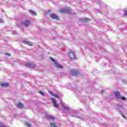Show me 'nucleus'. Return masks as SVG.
Instances as JSON below:
<instances>
[{
    "mask_svg": "<svg viewBox=\"0 0 127 127\" xmlns=\"http://www.w3.org/2000/svg\"><path fill=\"white\" fill-rule=\"evenodd\" d=\"M80 74V71L77 69H71L70 71V74L72 76H78Z\"/></svg>",
    "mask_w": 127,
    "mask_h": 127,
    "instance_id": "1",
    "label": "nucleus"
},
{
    "mask_svg": "<svg viewBox=\"0 0 127 127\" xmlns=\"http://www.w3.org/2000/svg\"><path fill=\"white\" fill-rule=\"evenodd\" d=\"M31 22L29 20H26L25 21H23L21 22V25L22 26H24V27H28L30 24Z\"/></svg>",
    "mask_w": 127,
    "mask_h": 127,
    "instance_id": "2",
    "label": "nucleus"
},
{
    "mask_svg": "<svg viewBox=\"0 0 127 127\" xmlns=\"http://www.w3.org/2000/svg\"><path fill=\"white\" fill-rule=\"evenodd\" d=\"M71 11V10L70 9H60L59 10V12H61V13H63L64 14H65V13H70Z\"/></svg>",
    "mask_w": 127,
    "mask_h": 127,
    "instance_id": "3",
    "label": "nucleus"
},
{
    "mask_svg": "<svg viewBox=\"0 0 127 127\" xmlns=\"http://www.w3.org/2000/svg\"><path fill=\"white\" fill-rule=\"evenodd\" d=\"M25 64L27 67H29V68H35L36 67L35 64H32L29 62H26Z\"/></svg>",
    "mask_w": 127,
    "mask_h": 127,
    "instance_id": "4",
    "label": "nucleus"
},
{
    "mask_svg": "<svg viewBox=\"0 0 127 127\" xmlns=\"http://www.w3.org/2000/svg\"><path fill=\"white\" fill-rule=\"evenodd\" d=\"M69 58H70L71 60H75V59H76V55L75 54V53H74L72 51H71L69 52Z\"/></svg>",
    "mask_w": 127,
    "mask_h": 127,
    "instance_id": "5",
    "label": "nucleus"
},
{
    "mask_svg": "<svg viewBox=\"0 0 127 127\" xmlns=\"http://www.w3.org/2000/svg\"><path fill=\"white\" fill-rule=\"evenodd\" d=\"M51 100L53 102V103L54 104V106L55 108H58L59 107V104L56 103V100H55V98H52Z\"/></svg>",
    "mask_w": 127,
    "mask_h": 127,
    "instance_id": "6",
    "label": "nucleus"
},
{
    "mask_svg": "<svg viewBox=\"0 0 127 127\" xmlns=\"http://www.w3.org/2000/svg\"><path fill=\"white\" fill-rule=\"evenodd\" d=\"M50 17L53 18V19H57V20H58V19H59V17H58V15H56V14H51L50 15Z\"/></svg>",
    "mask_w": 127,
    "mask_h": 127,
    "instance_id": "7",
    "label": "nucleus"
},
{
    "mask_svg": "<svg viewBox=\"0 0 127 127\" xmlns=\"http://www.w3.org/2000/svg\"><path fill=\"white\" fill-rule=\"evenodd\" d=\"M115 95L117 99H121L122 98V96L121 95V93L119 91H117L115 93Z\"/></svg>",
    "mask_w": 127,
    "mask_h": 127,
    "instance_id": "8",
    "label": "nucleus"
},
{
    "mask_svg": "<svg viewBox=\"0 0 127 127\" xmlns=\"http://www.w3.org/2000/svg\"><path fill=\"white\" fill-rule=\"evenodd\" d=\"M1 87H3V88H6L7 87H8L9 86V83H1L0 84Z\"/></svg>",
    "mask_w": 127,
    "mask_h": 127,
    "instance_id": "9",
    "label": "nucleus"
},
{
    "mask_svg": "<svg viewBox=\"0 0 127 127\" xmlns=\"http://www.w3.org/2000/svg\"><path fill=\"white\" fill-rule=\"evenodd\" d=\"M46 119L47 120H52L53 121H54L55 120V118H54V117H53V116H49V115H46Z\"/></svg>",
    "mask_w": 127,
    "mask_h": 127,
    "instance_id": "10",
    "label": "nucleus"
},
{
    "mask_svg": "<svg viewBox=\"0 0 127 127\" xmlns=\"http://www.w3.org/2000/svg\"><path fill=\"white\" fill-rule=\"evenodd\" d=\"M23 43H24V44H26L27 45H29V46H32V43L30 42H28L27 41H23Z\"/></svg>",
    "mask_w": 127,
    "mask_h": 127,
    "instance_id": "11",
    "label": "nucleus"
},
{
    "mask_svg": "<svg viewBox=\"0 0 127 127\" xmlns=\"http://www.w3.org/2000/svg\"><path fill=\"white\" fill-rule=\"evenodd\" d=\"M16 106L17 107H18V108H19L20 109H21L22 108H23V107H24V105L20 102L17 104Z\"/></svg>",
    "mask_w": 127,
    "mask_h": 127,
    "instance_id": "12",
    "label": "nucleus"
},
{
    "mask_svg": "<svg viewBox=\"0 0 127 127\" xmlns=\"http://www.w3.org/2000/svg\"><path fill=\"white\" fill-rule=\"evenodd\" d=\"M61 105H62V107H63L64 109H65V110H66L67 111H69V110H70V108L66 107L65 105L63 104V103H61Z\"/></svg>",
    "mask_w": 127,
    "mask_h": 127,
    "instance_id": "13",
    "label": "nucleus"
},
{
    "mask_svg": "<svg viewBox=\"0 0 127 127\" xmlns=\"http://www.w3.org/2000/svg\"><path fill=\"white\" fill-rule=\"evenodd\" d=\"M90 20V19L88 18H84L82 19L83 22H89V21Z\"/></svg>",
    "mask_w": 127,
    "mask_h": 127,
    "instance_id": "14",
    "label": "nucleus"
},
{
    "mask_svg": "<svg viewBox=\"0 0 127 127\" xmlns=\"http://www.w3.org/2000/svg\"><path fill=\"white\" fill-rule=\"evenodd\" d=\"M51 127H58L57 125L55 124V123H51L50 124Z\"/></svg>",
    "mask_w": 127,
    "mask_h": 127,
    "instance_id": "15",
    "label": "nucleus"
},
{
    "mask_svg": "<svg viewBox=\"0 0 127 127\" xmlns=\"http://www.w3.org/2000/svg\"><path fill=\"white\" fill-rule=\"evenodd\" d=\"M29 12L31 13V14H33V15H36V12H35V11L30 10Z\"/></svg>",
    "mask_w": 127,
    "mask_h": 127,
    "instance_id": "16",
    "label": "nucleus"
},
{
    "mask_svg": "<svg viewBox=\"0 0 127 127\" xmlns=\"http://www.w3.org/2000/svg\"><path fill=\"white\" fill-rule=\"evenodd\" d=\"M56 67H57V68H60L61 69H62V68H63V66H62V65H61L58 64H56Z\"/></svg>",
    "mask_w": 127,
    "mask_h": 127,
    "instance_id": "17",
    "label": "nucleus"
},
{
    "mask_svg": "<svg viewBox=\"0 0 127 127\" xmlns=\"http://www.w3.org/2000/svg\"><path fill=\"white\" fill-rule=\"evenodd\" d=\"M25 126H26V127H30V126H31V124H29L28 122H26L25 123Z\"/></svg>",
    "mask_w": 127,
    "mask_h": 127,
    "instance_id": "18",
    "label": "nucleus"
},
{
    "mask_svg": "<svg viewBox=\"0 0 127 127\" xmlns=\"http://www.w3.org/2000/svg\"><path fill=\"white\" fill-rule=\"evenodd\" d=\"M120 99H122V100H123V101H126V100H127V98H126V97L124 96L121 97V98Z\"/></svg>",
    "mask_w": 127,
    "mask_h": 127,
    "instance_id": "19",
    "label": "nucleus"
},
{
    "mask_svg": "<svg viewBox=\"0 0 127 127\" xmlns=\"http://www.w3.org/2000/svg\"><path fill=\"white\" fill-rule=\"evenodd\" d=\"M54 97H55L56 98H57V99H59V95H58V94H55L54 95Z\"/></svg>",
    "mask_w": 127,
    "mask_h": 127,
    "instance_id": "20",
    "label": "nucleus"
},
{
    "mask_svg": "<svg viewBox=\"0 0 127 127\" xmlns=\"http://www.w3.org/2000/svg\"><path fill=\"white\" fill-rule=\"evenodd\" d=\"M124 15H125V16H127V10H124Z\"/></svg>",
    "mask_w": 127,
    "mask_h": 127,
    "instance_id": "21",
    "label": "nucleus"
},
{
    "mask_svg": "<svg viewBox=\"0 0 127 127\" xmlns=\"http://www.w3.org/2000/svg\"><path fill=\"white\" fill-rule=\"evenodd\" d=\"M39 93L42 96H44V93L43 92H42V91H39Z\"/></svg>",
    "mask_w": 127,
    "mask_h": 127,
    "instance_id": "22",
    "label": "nucleus"
},
{
    "mask_svg": "<svg viewBox=\"0 0 127 127\" xmlns=\"http://www.w3.org/2000/svg\"><path fill=\"white\" fill-rule=\"evenodd\" d=\"M50 94H51L52 96H54V94H53V92L52 91H49Z\"/></svg>",
    "mask_w": 127,
    "mask_h": 127,
    "instance_id": "23",
    "label": "nucleus"
},
{
    "mask_svg": "<svg viewBox=\"0 0 127 127\" xmlns=\"http://www.w3.org/2000/svg\"><path fill=\"white\" fill-rule=\"evenodd\" d=\"M3 22V21L1 19H0V23H2Z\"/></svg>",
    "mask_w": 127,
    "mask_h": 127,
    "instance_id": "24",
    "label": "nucleus"
},
{
    "mask_svg": "<svg viewBox=\"0 0 127 127\" xmlns=\"http://www.w3.org/2000/svg\"><path fill=\"white\" fill-rule=\"evenodd\" d=\"M6 55H7L8 56H10V54L6 53Z\"/></svg>",
    "mask_w": 127,
    "mask_h": 127,
    "instance_id": "25",
    "label": "nucleus"
},
{
    "mask_svg": "<svg viewBox=\"0 0 127 127\" xmlns=\"http://www.w3.org/2000/svg\"><path fill=\"white\" fill-rule=\"evenodd\" d=\"M104 92H105V90H101V93H104Z\"/></svg>",
    "mask_w": 127,
    "mask_h": 127,
    "instance_id": "26",
    "label": "nucleus"
},
{
    "mask_svg": "<svg viewBox=\"0 0 127 127\" xmlns=\"http://www.w3.org/2000/svg\"><path fill=\"white\" fill-rule=\"evenodd\" d=\"M51 60H52V61H53L54 62V60L53 59H51Z\"/></svg>",
    "mask_w": 127,
    "mask_h": 127,
    "instance_id": "27",
    "label": "nucleus"
},
{
    "mask_svg": "<svg viewBox=\"0 0 127 127\" xmlns=\"http://www.w3.org/2000/svg\"><path fill=\"white\" fill-rule=\"evenodd\" d=\"M123 117L124 118V119H126V117L125 116L123 115Z\"/></svg>",
    "mask_w": 127,
    "mask_h": 127,
    "instance_id": "28",
    "label": "nucleus"
},
{
    "mask_svg": "<svg viewBox=\"0 0 127 127\" xmlns=\"http://www.w3.org/2000/svg\"><path fill=\"white\" fill-rule=\"evenodd\" d=\"M47 13H46L45 14H46Z\"/></svg>",
    "mask_w": 127,
    "mask_h": 127,
    "instance_id": "29",
    "label": "nucleus"
}]
</instances>
